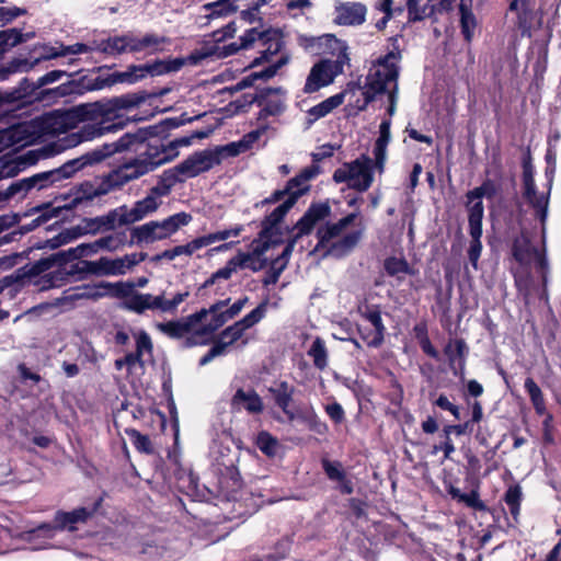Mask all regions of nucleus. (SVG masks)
<instances>
[{
  "label": "nucleus",
  "mask_w": 561,
  "mask_h": 561,
  "mask_svg": "<svg viewBox=\"0 0 561 561\" xmlns=\"http://www.w3.org/2000/svg\"><path fill=\"white\" fill-rule=\"evenodd\" d=\"M285 231L282 226L268 222L267 219L261 221V231L256 239L251 243L250 253H239L236 255L239 268H249L252 272H259L267 265L268 259L266 252L284 243Z\"/></svg>",
  "instance_id": "nucleus-8"
},
{
  "label": "nucleus",
  "mask_w": 561,
  "mask_h": 561,
  "mask_svg": "<svg viewBox=\"0 0 561 561\" xmlns=\"http://www.w3.org/2000/svg\"><path fill=\"white\" fill-rule=\"evenodd\" d=\"M331 39L336 45L337 55L335 59H322L314 64L306 79L304 92L307 94L319 91L331 84L335 77L343 72L344 66L348 62L347 46L334 38Z\"/></svg>",
  "instance_id": "nucleus-10"
},
{
  "label": "nucleus",
  "mask_w": 561,
  "mask_h": 561,
  "mask_svg": "<svg viewBox=\"0 0 561 561\" xmlns=\"http://www.w3.org/2000/svg\"><path fill=\"white\" fill-rule=\"evenodd\" d=\"M391 119H383L379 125V136L374 145V158H375V168L378 173L382 174L385 172V165L387 161V147L391 140Z\"/></svg>",
  "instance_id": "nucleus-24"
},
{
  "label": "nucleus",
  "mask_w": 561,
  "mask_h": 561,
  "mask_svg": "<svg viewBox=\"0 0 561 561\" xmlns=\"http://www.w3.org/2000/svg\"><path fill=\"white\" fill-rule=\"evenodd\" d=\"M238 0H215L206 3L204 9L206 10V18L215 19L220 16H227L237 11L238 7L236 2Z\"/></svg>",
  "instance_id": "nucleus-38"
},
{
  "label": "nucleus",
  "mask_w": 561,
  "mask_h": 561,
  "mask_svg": "<svg viewBox=\"0 0 561 561\" xmlns=\"http://www.w3.org/2000/svg\"><path fill=\"white\" fill-rule=\"evenodd\" d=\"M400 58L399 51H389L373 62L366 76L364 87L354 85V89L356 88L358 91H362L363 104L359 106L360 110H366L378 95L388 93L391 87L398 84V62ZM350 90H353V88Z\"/></svg>",
  "instance_id": "nucleus-7"
},
{
  "label": "nucleus",
  "mask_w": 561,
  "mask_h": 561,
  "mask_svg": "<svg viewBox=\"0 0 561 561\" xmlns=\"http://www.w3.org/2000/svg\"><path fill=\"white\" fill-rule=\"evenodd\" d=\"M285 188L288 192V197L265 217L268 222L282 226L285 216L294 207L299 197L309 191V185L296 175L287 182Z\"/></svg>",
  "instance_id": "nucleus-15"
},
{
  "label": "nucleus",
  "mask_w": 561,
  "mask_h": 561,
  "mask_svg": "<svg viewBox=\"0 0 561 561\" xmlns=\"http://www.w3.org/2000/svg\"><path fill=\"white\" fill-rule=\"evenodd\" d=\"M229 301V298L226 300H219L209 307L208 311L213 317L210 321L204 327L202 331L203 333H213L221 328L227 321L231 320L228 318L227 311L222 310Z\"/></svg>",
  "instance_id": "nucleus-35"
},
{
  "label": "nucleus",
  "mask_w": 561,
  "mask_h": 561,
  "mask_svg": "<svg viewBox=\"0 0 561 561\" xmlns=\"http://www.w3.org/2000/svg\"><path fill=\"white\" fill-rule=\"evenodd\" d=\"M144 70L141 65L139 66H129L125 71H115L111 73V80L113 85L117 83H128L133 84L144 79Z\"/></svg>",
  "instance_id": "nucleus-42"
},
{
  "label": "nucleus",
  "mask_w": 561,
  "mask_h": 561,
  "mask_svg": "<svg viewBox=\"0 0 561 561\" xmlns=\"http://www.w3.org/2000/svg\"><path fill=\"white\" fill-rule=\"evenodd\" d=\"M118 286V282L110 283V282H99L94 285H83L78 287L76 291L69 296L71 300L77 299H88L96 301L103 297H113L115 298V288Z\"/></svg>",
  "instance_id": "nucleus-22"
},
{
  "label": "nucleus",
  "mask_w": 561,
  "mask_h": 561,
  "mask_svg": "<svg viewBox=\"0 0 561 561\" xmlns=\"http://www.w3.org/2000/svg\"><path fill=\"white\" fill-rule=\"evenodd\" d=\"M242 230H243V227L238 225L230 229H224V230H220L217 232L208 233L207 236H208L210 244H213V243H216L219 241H225L231 237H238L242 232Z\"/></svg>",
  "instance_id": "nucleus-61"
},
{
  "label": "nucleus",
  "mask_w": 561,
  "mask_h": 561,
  "mask_svg": "<svg viewBox=\"0 0 561 561\" xmlns=\"http://www.w3.org/2000/svg\"><path fill=\"white\" fill-rule=\"evenodd\" d=\"M270 392L273 394L276 405L286 411L289 407L295 389L287 381H280L276 387L270 388Z\"/></svg>",
  "instance_id": "nucleus-40"
},
{
  "label": "nucleus",
  "mask_w": 561,
  "mask_h": 561,
  "mask_svg": "<svg viewBox=\"0 0 561 561\" xmlns=\"http://www.w3.org/2000/svg\"><path fill=\"white\" fill-rule=\"evenodd\" d=\"M511 270L514 273L516 285L522 290V286L526 283V233L524 231L513 242Z\"/></svg>",
  "instance_id": "nucleus-20"
},
{
  "label": "nucleus",
  "mask_w": 561,
  "mask_h": 561,
  "mask_svg": "<svg viewBox=\"0 0 561 561\" xmlns=\"http://www.w3.org/2000/svg\"><path fill=\"white\" fill-rule=\"evenodd\" d=\"M496 194V186L493 181L486 180L480 186L468 191L466 194V209L468 211V218L474 219L477 216L478 220L483 219L484 207L482 198H492Z\"/></svg>",
  "instance_id": "nucleus-17"
},
{
  "label": "nucleus",
  "mask_w": 561,
  "mask_h": 561,
  "mask_svg": "<svg viewBox=\"0 0 561 561\" xmlns=\"http://www.w3.org/2000/svg\"><path fill=\"white\" fill-rule=\"evenodd\" d=\"M34 37V33L30 32L23 34L18 28H8L0 32V47L1 51L4 53L8 48L14 47L21 43L28 41Z\"/></svg>",
  "instance_id": "nucleus-39"
},
{
  "label": "nucleus",
  "mask_w": 561,
  "mask_h": 561,
  "mask_svg": "<svg viewBox=\"0 0 561 561\" xmlns=\"http://www.w3.org/2000/svg\"><path fill=\"white\" fill-rule=\"evenodd\" d=\"M528 396L538 416L550 413L546 408V400L538 385L528 378Z\"/></svg>",
  "instance_id": "nucleus-47"
},
{
  "label": "nucleus",
  "mask_w": 561,
  "mask_h": 561,
  "mask_svg": "<svg viewBox=\"0 0 561 561\" xmlns=\"http://www.w3.org/2000/svg\"><path fill=\"white\" fill-rule=\"evenodd\" d=\"M547 50H545L542 55L538 57L534 65V82L536 83V85H539L540 83L543 82V77L547 71Z\"/></svg>",
  "instance_id": "nucleus-62"
},
{
  "label": "nucleus",
  "mask_w": 561,
  "mask_h": 561,
  "mask_svg": "<svg viewBox=\"0 0 561 561\" xmlns=\"http://www.w3.org/2000/svg\"><path fill=\"white\" fill-rule=\"evenodd\" d=\"M344 229L339 226V222L329 224L325 227L318 229L319 243L317 248H327L331 241L337 238Z\"/></svg>",
  "instance_id": "nucleus-50"
},
{
  "label": "nucleus",
  "mask_w": 561,
  "mask_h": 561,
  "mask_svg": "<svg viewBox=\"0 0 561 561\" xmlns=\"http://www.w3.org/2000/svg\"><path fill=\"white\" fill-rule=\"evenodd\" d=\"M219 164V160L211 149L196 151L178 164V171L182 173L184 179H191L207 172L215 165Z\"/></svg>",
  "instance_id": "nucleus-14"
},
{
  "label": "nucleus",
  "mask_w": 561,
  "mask_h": 561,
  "mask_svg": "<svg viewBox=\"0 0 561 561\" xmlns=\"http://www.w3.org/2000/svg\"><path fill=\"white\" fill-rule=\"evenodd\" d=\"M540 417H542V442L545 445H552L554 443L553 415L547 413Z\"/></svg>",
  "instance_id": "nucleus-59"
},
{
  "label": "nucleus",
  "mask_w": 561,
  "mask_h": 561,
  "mask_svg": "<svg viewBox=\"0 0 561 561\" xmlns=\"http://www.w3.org/2000/svg\"><path fill=\"white\" fill-rule=\"evenodd\" d=\"M171 39L157 33L127 32L122 35L98 39L96 51L118 56L123 54L153 55L165 51Z\"/></svg>",
  "instance_id": "nucleus-5"
},
{
  "label": "nucleus",
  "mask_w": 561,
  "mask_h": 561,
  "mask_svg": "<svg viewBox=\"0 0 561 561\" xmlns=\"http://www.w3.org/2000/svg\"><path fill=\"white\" fill-rule=\"evenodd\" d=\"M191 221L192 215L185 211L176 213L163 220H151L131 229L130 244H148L167 239Z\"/></svg>",
  "instance_id": "nucleus-11"
},
{
  "label": "nucleus",
  "mask_w": 561,
  "mask_h": 561,
  "mask_svg": "<svg viewBox=\"0 0 561 561\" xmlns=\"http://www.w3.org/2000/svg\"><path fill=\"white\" fill-rule=\"evenodd\" d=\"M330 211L331 208L327 203L310 205L293 228V231L297 230V232L288 239L282 253L271 261L270 268L263 279L264 286L275 285L278 282L280 274L287 267L298 239L309 234L319 221L330 215Z\"/></svg>",
  "instance_id": "nucleus-6"
},
{
  "label": "nucleus",
  "mask_w": 561,
  "mask_h": 561,
  "mask_svg": "<svg viewBox=\"0 0 561 561\" xmlns=\"http://www.w3.org/2000/svg\"><path fill=\"white\" fill-rule=\"evenodd\" d=\"M44 54L36 58L33 62L27 59L15 58L11 60L5 67L0 68V80H5L8 77L15 72H25L31 70L41 60H48L58 57H65V45L58 44L57 46H44Z\"/></svg>",
  "instance_id": "nucleus-16"
},
{
  "label": "nucleus",
  "mask_w": 561,
  "mask_h": 561,
  "mask_svg": "<svg viewBox=\"0 0 561 561\" xmlns=\"http://www.w3.org/2000/svg\"><path fill=\"white\" fill-rule=\"evenodd\" d=\"M347 91H343L340 93H336L324 101L320 102L319 104L310 107L307 112L308 114V121L307 125L310 127L316 121L325 117L329 115L332 111H334L336 107L343 104L345 95Z\"/></svg>",
  "instance_id": "nucleus-29"
},
{
  "label": "nucleus",
  "mask_w": 561,
  "mask_h": 561,
  "mask_svg": "<svg viewBox=\"0 0 561 561\" xmlns=\"http://www.w3.org/2000/svg\"><path fill=\"white\" fill-rule=\"evenodd\" d=\"M95 508L88 510L85 507H79L71 512L58 511L55 515V525L42 524L37 527L36 531L43 534L46 537H54L56 530L68 529L70 531L76 530V524L84 523L94 513Z\"/></svg>",
  "instance_id": "nucleus-13"
},
{
  "label": "nucleus",
  "mask_w": 561,
  "mask_h": 561,
  "mask_svg": "<svg viewBox=\"0 0 561 561\" xmlns=\"http://www.w3.org/2000/svg\"><path fill=\"white\" fill-rule=\"evenodd\" d=\"M95 244H96V240L94 242H90V243H81L78 247L70 249L69 253L75 259H80L82 256L92 255L100 251V247H96Z\"/></svg>",
  "instance_id": "nucleus-63"
},
{
  "label": "nucleus",
  "mask_w": 561,
  "mask_h": 561,
  "mask_svg": "<svg viewBox=\"0 0 561 561\" xmlns=\"http://www.w3.org/2000/svg\"><path fill=\"white\" fill-rule=\"evenodd\" d=\"M550 192L537 194L534 180L531 178L530 164L528 163V206L535 209V216L539 219L545 230V222L548 216ZM533 266L541 278L543 285L547 284L549 265L546 254L545 236L542 234V244L540 248L531 244L528 237V268Z\"/></svg>",
  "instance_id": "nucleus-9"
},
{
  "label": "nucleus",
  "mask_w": 561,
  "mask_h": 561,
  "mask_svg": "<svg viewBox=\"0 0 561 561\" xmlns=\"http://www.w3.org/2000/svg\"><path fill=\"white\" fill-rule=\"evenodd\" d=\"M129 225L126 216V205L110 210L105 215L98 216L88 220L87 227L90 232L114 230L117 227Z\"/></svg>",
  "instance_id": "nucleus-18"
},
{
  "label": "nucleus",
  "mask_w": 561,
  "mask_h": 561,
  "mask_svg": "<svg viewBox=\"0 0 561 561\" xmlns=\"http://www.w3.org/2000/svg\"><path fill=\"white\" fill-rule=\"evenodd\" d=\"M283 37L278 30L252 27L247 30L238 42L230 44H217L211 47L207 55L217 58H226L239 50H255V56L251 66H256L263 61H270L272 56H276L283 48Z\"/></svg>",
  "instance_id": "nucleus-3"
},
{
  "label": "nucleus",
  "mask_w": 561,
  "mask_h": 561,
  "mask_svg": "<svg viewBox=\"0 0 561 561\" xmlns=\"http://www.w3.org/2000/svg\"><path fill=\"white\" fill-rule=\"evenodd\" d=\"M115 175L121 184V187L125 186L131 181L138 180L139 178L152 172V167L145 163L138 156L125 160L117 168L113 169Z\"/></svg>",
  "instance_id": "nucleus-19"
},
{
  "label": "nucleus",
  "mask_w": 561,
  "mask_h": 561,
  "mask_svg": "<svg viewBox=\"0 0 561 561\" xmlns=\"http://www.w3.org/2000/svg\"><path fill=\"white\" fill-rule=\"evenodd\" d=\"M308 355L312 358L313 365L323 370L328 366V350L325 342L321 337H316L312 342Z\"/></svg>",
  "instance_id": "nucleus-43"
},
{
  "label": "nucleus",
  "mask_w": 561,
  "mask_h": 561,
  "mask_svg": "<svg viewBox=\"0 0 561 561\" xmlns=\"http://www.w3.org/2000/svg\"><path fill=\"white\" fill-rule=\"evenodd\" d=\"M160 182L167 185L170 190L176 184L185 181L184 176L178 171V165L163 171L159 178Z\"/></svg>",
  "instance_id": "nucleus-60"
},
{
  "label": "nucleus",
  "mask_w": 561,
  "mask_h": 561,
  "mask_svg": "<svg viewBox=\"0 0 561 561\" xmlns=\"http://www.w3.org/2000/svg\"><path fill=\"white\" fill-rule=\"evenodd\" d=\"M126 243V234L125 232H118L115 234H110L96 240V247L101 249L107 250L110 252L117 251L122 249Z\"/></svg>",
  "instance_id": "nucleus-53"
},
{
  "label": "nucleus",
  "mask_w": 561,
  "mask_h": 561,
  "mask_svg": "<svg viewBox=\"0 0 561 561\" xmlns=\"http://www.w3.org/2000/svg\"><path fill=\"white\" fill-rule=\"evenodd\" d=\"M184 60L181 58L169 60H156L151 64L141 65L144 70V78L150 76H161L164 73L176 72L184 66Z\"/></svg>",
  "instance_id": "nucleus-34"
},
{
  "label": "nucleus",
  "mask_w": 561,
  "mask_h": 561,
  "mask_svg": "<svg viewBox=\"0 0 561 561\" xmlns=\"http://www.w3.org/2000/svg\"><path fill=\"white\" fill-rule=\"evenodd\" d=\"M144 101L145 96L129 93L84 105L82 111L90 122L84 123L80 128L79 141L123 129L128 119H124L121 112L135 107Z\"/></svg>",
  "instance_id": "nucleus-1"
},
{
  "label": "nucleus",
  "mask_w": 561,
  "mask_h": 561,
  "mask_svg": "<svg viewBox=\"0 0 561 561\" xmlns=\"http://www.w3.org/2000/svg\"><path fill=\"white\" fill-rule=\"evenodd\" d=\"M125 432L138 451L148 455L153 453L152 444L147 435L141 434L135 428H127Z\"/></svg>",
  "instance_id": "nucleus-49"
},
{
  "label": "nucleus",
  "mask_w": 561,
  "mask_h": 561,
  "mask_svg": "<svg viewBox=\"0 0 561 561\" xmlns=\"http://www.w3.org/2000/svg\"><path fill=\"white\" fill-rule=\"evenodd\" d=\"M256 446L267 457H274L278 449V442L270 433L263 431L256 437Z\"/></svg>",
  "instance_id": "nucleus-52"
},
{
  "label": "nucleus",
  "mask_w": 561,
  "mask_h": 561,
  "mask_svg": "<svg viewBox=\"0 0 561 561\" xmlns=\"http://www.w3.org/2000/svg\"><path fill=\"white\" fill-rule=\"evenodd\" d=\"M245 148H247V146L240 141V142H230L225 146H218L211 150L217 156V159L219 160V164H220L224 158L236 157V156L240 154Z\"/></svg>",
  "instance_id": "nucleus-54"
},
{
  "label": "nucleus",
  "mask_w": 561,
  "mask_h": 561,
  "mask_svg": "<svg viewBox=\"0 0 561 561\" xmlns=\"http://www.w3.org/2000/svg\"><path fill=\"white\" fill-rule=\"evenodd\" d=\"M157 329L172 339H181L190 332L188 323H184L183 320L157 323Z\"/></svg>",
  "instance_id": "nucleus-46"
},
{
  "label": "nucleus",
  "mask_w": 561,
  "mask_h": 561,
  "mask_svg": "<svg viewBox=\"0 0 561 561\" xmlns=\"http://www.w3.org/2000/svg\"><path fill=\"white\" fill-rule=\"evenodd\" d=\"M510 12H516L518 30L520 35L524 36L526 34V24L524 20V16L526 15V0H513L510 4Z\"/></svg>",
  "instance_id": "nucleus-58"
},
{
  "label": "nucleus",
  "mask_w": 561,
  "mask_h": 561,
  "mask_svg": "<svg viewBox=\"0 0 561 561\" xmlns=\"http://www.w3.org/2000/svg\"><path fill=\"white\" fill-rule=\"evenodd\" d=\"M362 239V231H353L327 247V254L340 259L353 251Z\"/></svg>",
  "instance_id": "nucleus-31"
},
{
  "label": "nucleus",
  "mask_w": 561,
  "mask_h": 561,
  "mask_svg": "<svg viewBox=\"0 0 561 561\" xmlns=\"http://www.w3.org/2000/svg\"><path fill=\"white\" fill-rule=\"evenodd\" d=\"M96 42L98 39L92 41L90 44L76 43L73 45H65L66 56L96 51Z\"/></svg>",
  "instance_id": "nucleus-64"
},
{
  "label": "nucleus",
  "mask_w": 561,
  "mask_h": 561,
  "mask_svg": "<svg viewBox=\"0 0 561 561\" xmlns=\"http://www.w3.org/2000/svg\"><path fill=\"white\" fill-rule=\"evenodd\" d=\"M459 14L461 34L463 35L466 42L470 43L473 38L474 30L477 28V19L472 12V2H465V4H462V9L459 11Z\"/></svg>",
  "instance_id": "nucleus-36"
},
{
  "label": "nucleus",
  "mask_w": 561,
  "mask_h": 561,
  "mask_svg": "<svg viewBox=\"0 0 561 561\" xmlns=\"http://www.w3.org/2000/svg\"><path fill=\"white\" fill-rule=\"evenodd\" d=\"M243 333L244 331L242 330V328L237 322H234L232 325H229L219 334V339L216 342V344L218 346H221L222 352L226 354L228 346L234 344L239 339H241Z\"/></svg>",
  "instance_id": "nucleus-45"
},
{
  "label": "nucleus",
  "mask_w": 561,
  "mask_h": 561,
  "mask_svg": "<svg viewBox=\"0 0 561 561\" xmlns=\"http://www.w3.org/2000/svg\"><path fill=\"white\" fill-rule=\"evenodd\" d=\"M161 204L162 201H157L156 197L147 194L142 199L135 202L131 208L126 206V216L129 225L152 215L159 209Z\"/></svg>",
  "instance_id": "nucleus-28"
},
{
  "label": "nucleus",
  "mask_w": 561,
  "mask_h": 561,
  "mask_svg": "<svg viewBox=\"0 0 561 561\" xmlns=\"http://www.w3.org/2000/svg\"><path fill=\"white\" fill-rule=\"evenodd\" d=\"M267 311V301L261 302L255 309H253L250 313L244 316L241 320L237 321V323L242 328L243 331L252 328L256 323H259L266 314Z\"/></svg>",
  "instance_id": "nucleus-51"
},
{
  "label": "nucleus",
  "mask_w": 561,
  "mask_h": 561,
  "mask_svg": "<svg viewBox=\"0 0 561 561\" xmlns=\"http://www.w3.org/2000/svg\"><path fill=\"white\" fill-rule=\"evenodd\" d=\"M385 271L390 276H399L400 274H413L409 263L404 259L390 256L385 260Z\"/></svg>",
  "instance_id": "nucleus-48"
},
{
  "label": "nucleus",
  "mask_w": 561,
  "mask_h": 561,
  "mask_svg": "<svg viewBox=\"0 0 561 561\" xmlns=\"http://www.w3.org/2000/svg\"><path fill=\"white\" fill-rule=\"evenodd\" d=\"M366 16V8L360 3H342L335 8L334 22L339 25H360Z\"/></svg>",
  "instance_id": "nucleus-27"
},
{
  "label": "nucleus",
  "mask_w": 561,
  "mask_h": 561,
  "mask_svg": "<svg viewBox=\"0 0 561 561\" xmlns=\"http://www.w3.org/2000/svg\"><path fill=\"white\" fill-rule=\"evenodd\" d=\"M111 73L106 76H96L94 78H84L83 87L89 91H98L104 88L113 87Z\"/></svg>",
  "instance_id": "nucleus-57"
},
{
  "label": "nucleus",
  "mask_w": 561,
  "mask_h": 561,
  "mask_svg": "<svg viewBox=\"0 0 561 561\" xmlns=\"http://www.w3.org/2000/svg\"><path fill=\"white\" fill-rule=\"evenodd\" d=\"M4 1L0 0V26H3L20 15H24L26 13L25 9L18 7H3L2 3Z\"/></svg>",
  "instance_id": "nucleus-55"
},
{
  "label": "nucleus",
  "mask_w": 561,
  "mask_h": 561,
  "mask_svg": "<svg viewBox=\"0 0 561 561\" xmlns=\"http://www.w3.org/2000/svg\"><path fill=\"white\" fill-rule=\"evenodd\" d=\"M363 316L371 323L374 327V332L367 334L362 332V337L367 342L368 346L379 347L383 343L386 332L380 311L369 310Z\"/></svg>",
  "instance_id": "nucleus-30"
},
{
  "label": "nucleus",
  "mask_w": 561,
  "mask_h": 561,
  "mask_svg": "<svg viewBox=\"0 0 561 561\" xmlns=\"http://www.w3.org/2000/svg\"><path fill=\"white\" fill-rule=\"evenodd\" d=\"M375 158L362 154L351 162H345L333 173L335 183H347L350 188L366 192L374 182Z\"/></svg>",
  "instance_id": "nucleus-12"
},
{
  "label": "nucleus",
  "mask_w": 561,
  "mask_h": 561,
  "mask_svg": "<svg viewBox=\"0 0 561 561\" xmlns=\"http://www.w3.org/2000/svg\"><path fill=\"white\" fill-rule=\"evenodd\" d=\"M273 57H271V60L268 62H271V65L268 67H266L265 69H263L262 71L260 72H255L253 73V77L255 79H270L272 77H274L276 75V72L278 71V69L280 67H283L287 61H288V58L286 56H280L277 60L273 61Z\"/></svg>",
  "instance_id": "nucleus-56"
},
{
  "label": "nucleus",
  "mask_w": 561,
  "mask_h": 561,
  "mask_svg": "<svg viewBox=\"0 0 561 561\" xmlns=\"http://www.w3.org/2000/svg\"><path fill=\"white\" fill-rule=\"evenodd\" d=\"M104 156L105 154L101 152H95L90 156H81L79 158L68 160L59 168L14 181L7 190L0 191V204L15 196L23 198L33 188L39 191L50 185H55L65 179H69L78 171L82 170L85 163L98 161Z\"/></svg>",
  "instance_id": "nucleus-4"
},
{
  "label": "nucleus",
  "mask_w": 561,
  "mask_h": 561,
  "mask_svg": "<svg viewBox=\"0 0 561 561\" xmlns=\"http://www.w3.org/2000/svg\"><path fill=\"white\" fill-rule=\"evenodd\" d=\"M321 465L328 479L337 482V489L342 494L350 495L354 492L353 482L347 478L343 465L340 461L323 458Z\"/></svg>",
  "instance_id": "nucleus-25"
},
{
  "label": "nucleus",
  "mask_w": 561,
  "mask_h": 561,
  "mask_svg": "<svg viewBox=\"0 0 561 561\" xmlns=\"http://www.w3.org/2000/svg\"><path fill=\"white\" fill-rule=\"evenodd\" d=\"M522 488L519 485H511L505 494L504 502L507 506L508 513L514 522H518L519 511H520V501H522Z\"/></svg>",
  "instance_id": "nucleus-41"
},
{
  "label": "nucleus",
  "mask_w": 561,
  "mask_h": 561,
  "mask_svg": "<svg viewBox=\"0 0 561 561\" xmlns=\"http://www.w3.org/2000/svg\"><path fill=\"white\" fill-rule=\"evenodd\" d=\"M408 13L410 21H422L436 13L437 0H408Z\"/></svg>",
  "instance_id": "nucleus-33"
},
{
  "label": "nucleus",
  "mask_w": 561,
  "mask_h": 561,
  "mask_svg": "<svg viewBox=\"0 0 561 561\" xmlns=\"http://www.w3.org/2000/svg\"><path fill=\"white\" fill-rule=\"evenodd\" d=\"M230 405L232 411L239 412L244 409L250 414H259L264 410L261 397L254 390L245 391L242 388L232 396Z\"/></svg>",
  "instance_id": "nucleus-23"
},
{
  "label": "nucleus",
  "mask_w": 561,
  "mask_h": 561,
  "mask_svg": "<svg viewBox=\"0 0 561 561\" xmlns=\"http://www.w3.org/2000/svg\"><path fill=\"white\" fill-rule=\"evenodd\" d=\"M96 194L99 197L107 195L112 192L121 190V184L115 175L114 170L110 171L107 174L99 178L94 181Z\"/></svg>",
  "instance_id": "nucleus-44"
},
{
  "label": "nucleus",
  "mask_w": 561,
  "mask_h": 561,
  "mask_svg": "<svg viewBox=\"0 0 561 561\" xmlns=\"http://www.w3.org/2000/svg\"><path fill=\"white\" fill-rule=\"evenodd\" d=\"M83 264L89 273L99 276H117L125 274V265L121 257L111 259L102 256L96 261H84Z\"/></svg>",
  "instance_id": "nucleus-26"
},
{
  "label": "nucleus",
  "mask_w": 561,
  "mask_h": 561,
  "mask_svg": "<svg viewBox=\"0 0 561 561\" xmlns=\"http://www.w3.org/2000/svg\"><path fill=\"white\" fill-rule=\"evenodd\" d=\"M115 298L123 299L121 307L125 310L137 314H142L148 310V306L145 305L144 294L133 291V285L125 284L123 280H119L118 286L115 288Z\"/></svg>",
  "instance_id": "nucleus-21"
},
{
  "label": "nucleus",
  "mask_w": 561,
  "mask_h": 561,
  "mask_svg": "<svg viewBox=\"0 0 561 561\" xmlns=\"http://www.w3.org/2000/svg\"><path fill=\"white\" fill-rule=\"evenodd\" d=\"M469 221V233L471 236L470 247L468 249V259L471 265L477 270L478 262L482 251L481 236H482V220H478L477 216L474 219L468 218Z\"/></svg>",
  "instance_id": "nucleus-32"
},
{
  "label": "nucleus",
  "mask_w": 561,
  "mask_h": 561,
  "mask_svg": "<svg viewBox=\"0 0 561 561\" xmlns=\"http://www.w3.org/2000/svg\"><path fill=\"white\" fill-rule=\"evenodd\" d=\"M66 75H67L66 71L53 70V71H49V72L45 73L44 76L39 77L35 84L30 83L27 79H24L21 82L22 91L21 92L19 91V96L18 98L25 96L27 93L33 92L34 90H36V89H38L41 87H44L46 84L56 82V81H58L59 79H61Z\"/></svg>",
  "instance_id": "nucleus-37"
},
{
  "label": "nucleus",
  "mask_w": 561,
  "mask_h": 561,
  "mask_svg": "<svg viewBox=\"0 0 561 561\" xmlns=\"http://www.w3.org/2000/svg\"><path fill=\"white\" fill-rule=\"evenodd\" d=\"M182 124L183 122L178 118H167L159 125L139 128L136 133H126L117 141L104 144L102 147L87 152L84 156H90L95 152H101L105 156L98 161L85 163L84 167L99 163L116 152L129 150L131 147L136 146L139 159L145 163L150 164L152 167V171H154L157 168L168 163V158H164L161 145H154L146 141L150 137L159 136L167 129L179 127Z\"/></svg>",
  "instance_id": "nucleus-2"
}]
</instances>
